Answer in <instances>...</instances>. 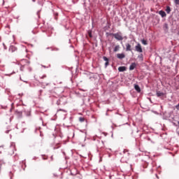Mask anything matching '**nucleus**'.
I'll return each instance as SVG.
<instances>
[{"label":"nucleus","instance_id":"obj_2","mask_svg":"<svg viewBox=\"0 0 179 179\" xmlns=\"http://www.w3.org/2000/svg\"><path fill=\"white\" fill-rule=\"evenodd\" d=\"M113 36L116 40H117V41H122V40H124V37L121 32L113 34Z\"/></svg>","mask_w":179,"mask_h":179},{"label":"nucleus","instance_id":"obj_23","mask_svg":"<svg viewBox=\"0 0 179 179\" xmlns=\"http://www.w3.org/2000/svg\"><path fill=\"white\" fill-rule=\"evenodd\" d=\"M177 110H179V103L176 106Z\"/></svg>","mask_w":179,"mask_h":179},{"label":"nucleus","instance_id":"obj_9","mask_svg":"<svg viewBox=\"0 0 179 179\" xmlns=\"http://www.w3.org/2000/svg\"><path fill=\"white\" fill-rule=\"evenodd\" d=\"M134 89L138 93H141V87L138 85H134Z\"/></svg>","mask_w":179,"mask_h":179},{"label":"nucleus","instance_id":"obj_12","mask_svg":"<svg viewBox=\"0 0 179 179\" xmlns=\"http://www.w3.org/2000/svg\"><path fill=\"white\" fill-rule=\"evenodd\" d=\"M114 52H117V51H120V45H116L113 50Z\"/></svg>","mask_w":179,"mask_h":179},{"label":"nucleus","instance_id":"obj_16","mask_svg":"<svg viewBox=\"0 0 179 179\" xmlns=\"http://www.w3.org/2000/svg\"><path fill=\"white\" fill-rule=\"evenodd\" d=\"M15 113H16V114H17L19 117H22V112H20V111H16Z\"/></svg>","mask_w":179,"mask_h":179},{"label":"nucleus","instance_id":"obj_7","mask_svg":"<svg viewBox=\"0 0 179 179\" xmlns=\"http://www.w3.org/2000/svg\"><path fill=\"white\" fill-rule=\"evenodd\" d=\"M136 68V63H132L130 66H129V70L130 71H134Z\"/></svg>","mask_w":179,"mask_h":179},{"label":"nucleus","instance_id":"obj_18","mask_svg":"<svg viewBox=\"0 0 179 179\" xmlns=\"http://www.w3.org/2000/svg\"><path fill=\"white\" fill-rule=\"evenodd\" d=\"M79 120L80 121V122H83L85 121V118L84 117H80Z\"/></svg>","mask_w":179,"mask_h":179},{"label":"nucleus","instance_id":"obj_4","mask_svg":"<svg viewBox=\"0 0 179 179\" xmlns=\"http://www.w3.org/2000/svg\"><path fill=\"white\" fill-rule=\"evenodd\" d=\"M117 58H118V59H124V58H125V54H124V53H118L117 55Z\"/></svg>","mask_w":179,"mask_h":179},{"label":"nucleus","instance_id":"obj_20","mask_svg":"<svg viewBox=\"0 0 179 179\" xmlns=\"http://www.w3.org/2000/svg\"><path fill=\"white\" fill-rule=\"evenodd\" d=\"M176 5H179V0H175Z\"/></svg>","mask_w":179,"mask_h":179},{"label":"nucleus","instance_id":"obj_21","mask_svg":"<svg viewBox=\"0 0 179 179\" xmlns=\"http://www.w3.org/2000/svg\"><path fill=\"white\" fill-rule=\"evenodd\" d=\"M58 111H64V113H66V110L62 109H59Z\"/></svg>","mask_w":179,"mask_h":179},{"label":"nucleus","instance_id":"obj_10","mask_svg":"<svg viewBox=\"0 0 179 179\" xmlns=\"http://www.w3.org/2000/svg\"><path fill=\"white\" fill-rule=\"evenodd\" d=\"M159 13L162 16V17H166V12H164L163 10H160L159 12Z\"/></svg>","mask_w":179,"mask_h":179},{"label":"nucleus","instance_id":"obj_11","mask_svg":"<svg viewBox=\"0 0 179 179\" xmlns=\"http://www.w3.org/2000/svg\"><path fill=\"white\" fill-rule=\"evenodd\" d=\"M157 97H163V96H164V93H163L160 91H158V92H157Z\"/></svg>","mask_w":179,"mask_h":179},{"label":"nucleus","instance_id":"obj_13","mask_svg":"<svg viewBox=\"0 0 179 179\" xmlns=\"http://www.w3.org/2000/svg\"><path fill=\"white\" fill-rule=\"evenodd\" d=\"M166 13H170V12H171V8L170 6H166Z\"/></svg>","mask_w":179,"mask_h":179},{"label":"nucleus","instance_id":"obj_1","mask_svg":"<svg viewBox=\"0 0 179 179\" xmlns=\"http://www.w3.org/2000/svg\"><path fill=\"white\" fill-rule=\"evenodd\" d=\"M19 64L21 66L20 70L23 71L24 66H29L30 65V62L27 59H22L19 62Z\"/></svg>","mask_w":179,"mask_h":179},{"label":"nucleus","instance_id":"obj_15","mask_svg":"<svg viewBox=\"0 0 179 179\" xmlns=\"http://www.w3.org/2000/svg\"><path fill=\"white\" fill-rule=\"evenodd\" d=\"M87 34H88L89 37H90V38H92V37H93V36L92 35V31L89 30Z\"/></svg>","mask_w":179,"mask_h":179},{"label":"nucleus","instance_id":"obj_3","mask_svg":"<svg viewBox=\"0 0 179 179\" xmlns=\"http://www.w3.org/2000/svg\"><path fill=\"white\" fill-rule=\"evenodd\" d=\"M135 49L137 52H143V50H142V46L140 45V43H138L137 45H136Z\"/></svg>","mask_w":179,"mask_h":179},{"label":"nucleus","instance_id":"obj_26","mask_svg":"<svg viewBox=\"0 0 179 179\" xmlns=\"http://www.w3.org/2000/svg\"><path fill=\"white\" fill-rule=\"evenodd\" d=\"M0 171H1V166H0Z\"/></svg>","mask_w":179,"mask_h":179},{"label":"nucleus","instance_id":"obj_25","mask_svg":"<svg viewBox=\"0 0 179 179\" xmlns=\"http://www.w3.org/2000/svg\"><path fill=\"white\" fill-rule=\"evenodd\" d=\"M156 177H157V178H159V176L157 175H156Z\"/></svg>","mask_w":179,"mask_h":179},{"label":"nucleus","instance_id":"obj_8","mask_svg":"<svg viewBox=\"0 0 179 179\" xmlns=\"http://www.w3.org/2000/svg\"><path fill=\"white\" fill-rule=\"evenodd\" d=\"M118 71H119V72H125V71H127V67H125V66H120L118 68Z\"/></svg>","mask_w":179,"mask_h":179},{"label":"nucleus","instance_id":"obj_22","mask_svg":"<svg viewBox=\"0 0 179 179\" xmlns=\"http://www.w3.org/2000/svg\"><path fill=\"white\" fill-rule=\"evenodd\" d=\"M44 78H46V76H41V79H44Z\"/></svg>","mask_w":179,"mask_h":179},{"label":"nucleus","instance_id":"obj_17","mask_svg":"<svg viewBox=\"0 0 179 179\" xmlns=\"http://www.w3.org/2000/svg\"><path fill=\"white\" fill-rule=\"evenodd\" d=\"M31 115V113L30 111L27 112V117H30Z\"/></svg>","mask_w":179,"mask_h":179},{"label":"nucleus","instance_id":"obj_5","mask_svg":"<svg viewBox=\"0 0 179 179\" xmlns=\"http://www.w3.org/2000/svg\"><path fill=\"white\" fill-rule=\"evenodd\" d=\"M103 61H106L105 66H106V68H107V66H108V65H109V62H108L109 59L106 56L103 57Z\"/></svg>","mask_w":179,"mask_h":179},{"label":"nucleus","instance_id":"obj_14","mask_svg":"<svg viewBox=\"0 0 179 179\" xmlns=\"http://www.w3.org/2000/svg\"><path fill=\"white\" fill-rule=\"evenodd\" d=\"M141 43L143 44V45H148V41H146V40H142Z\"/></svg>","mask_w":179,"mask_h":179},{"label":"nucleus","instance_id":"obj_6","mask_svg":"<svg viewBox=\"0 0 179 179\" xmlns=\"http://www.w3.org/2000/svg\"><path fill=\"white\" fill-rule=\"evenodd\" d=\"M126 51H132V46L129 43H126Z\"/></svg>","mask_w":179,"mask_h":179},{"label":"nucleus","instance_id":"obj_24","mask_svg":"<svg viewBox=\"0 0 179 179\" xmlns=\"http://www.w3.org/2000/svg\"><path fill=\"white\" fill-rule=\"evenodd\" d=\"M5 4V1H3V5H4Z\"/></svg>","mask_w":179,"mask_h":179},{"label":"nucleus","instance_id":"obj_19","mask_svg":"<svg viewBox=\"0 0 179 179\" xmlns=\"http://www.w3.org/2000/svg\"><path fill=\"white\" fill-rule=\"evenodd\" d=\"M10 50H11L12 52H13V50H16V48L11 46Z\"/></svg>","mask_w":179,"mask_h":179}]
</instances>
